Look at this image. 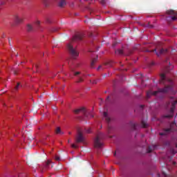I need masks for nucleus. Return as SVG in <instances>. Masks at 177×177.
<instances>
[{
	"mask_svg": "<svg viewBox=\"0 0 177 177\" xmlns=\"http://www.w3.org/2000/svg\"><path fill=\"white\" fill-rule=\"evenodd\" d=\"M169 91H172L171 86H167L164 88H158V91H149L147 92V97L149 99L150 96H157L158 93H167V92H169Z\"/></svg>",
	"mask_w": 177,
	"mask_h": 177,
	"instance_id": "f257e3e1",
	"label": "nucleus"
},
{
	"mask_svg": "<svg viewBox=\"0 0 177 177\" xmlns=\"http://www.w3.org/2000/svg\"><path fill=\"white\" fill-rule=\"evenodd\" d=\"M171 103V107L170 109V114L164 116L165 118H172L174 117V111H175V107L177 104V100H174V97L170 98V102L167 104V106H169Z\"/></svg>",
	"mask_w": 177,
	"mask_h": 177,
	"instance_id": "f03ea898",
	"label": "nucleus"
},
{
	"mask_svg": "<svg viewBox=\"0 0 177 177\" xmlns=\"http://www.w3.org/2000/svg\"><path fill=\"white\" fill-rule=\"evenodd\" d=\"M162 46V43L161 42H158L156 48L151 50V52H155V53L157 55V56H161V55H167L168 53V49L165 48H161L160 46Z\"/></svg>",
	"mask_w": 177,
	"mask_h": 177,
	"instance_id": "7ed1b4c3",
	"label": "nucleus"
},
{
	"mask_svg": "<svg viewBox=\"0 0 177 177\" xmlns=\"http://www.w3.org/2000/svg\"><path fill=\"white\" fill-rule=\"evenodd\" d=\"M73 112L75 113V114H80V113H82L84 117H86L87 118H88V117H91V118H93V114H92L91 111H89L84 107L80 108L79 109H75L73 111Z\"/></svg>",
	"mask_w": 177,
	"mask_h": 177,
	"instance_id": "20e7f679",
	"label": "nucleus"
},
{
	"mask_svg": "<svg viewBox=\"0 0 177 177\" xmlns=\"http://www.w3.org/2000/svg\"><path fill=\"white\" fill-rule=\"evenodd\" d=\"M67 48H68V50L71 56L73 57V59H75V57H78V56H79L78 51H77V50H75L74 48V47L73 46V44H71V43H69L67 45Z\"/></svg>",
	"mask_w": 177,
	"mask_h": 177,
	"instance_id": "39448f33",
	"label": "nucleus"
},
{
	"mask_svg": "<svg viewBox=\"0 0 177 177\" xmlns=\"http://www.w3.org/2000/svg\"><path fill=\"white\" fill-rule=\"evenodd\" d=\"M167 15H169L173 17H167L166 19L168 21H169V19H171V21H175L177 19L176 12L174 10H169L167 11Z\"/></svg>",
	"mask_w": 177,
	"mask_h": 177,
	"instance_id": "423d86ee",
	"label": "nucleus"
},
{
	"mask_svg": "<svg viewBox=\"0 0 177 177\" xmlns=\"http://www.w3.org/2000/svg\"><path fill=\"white\" fill-rule=\"evenodd\" d=\"M102 136H103V133H100L95 138V139L94 140L95 147H97L98 149L102 147V144L100 142V139L102 138Z\"/></svg>",
	"mask_w": 177,
	"mask_h": 177,
	"instance_id": "0eeeda50",
	"label": "nucleus"
},
{
	"mask_svg": "<svg viewBox=\"0 0 177 177\" xmlns=\"http://www.w3.org/2000/svg\"><path fill=\"white\" fill-rule=\"evenodd\" d=\"M75 142L76 143H85V137H84L82 132L78 131Z\"/></svg>",
	"mask_w": 177,
	"mask_h": 177,
	"instance_id": "6e6552de",
	"label": "nucleus"
},
{
	"mask_svg": "<svg viewBox=\"0 0 177 177\" xmlns=\"http://www.w3.org/2000/svg\"><path fill=\"white\" fill-rule=\"evenodd\" d=\"M82 38H84V34L79 33V34L75 35L73 37L72 41H73V42H77V41H82Z\"/></svg>",
	"mask_w": 177,
	"mask_h": 177,
	"instance_id": "1a4fd4ad",
	"label": "nucleus"
},
{
	"mask_svg": "<svg viewBox=\"0 0 177 177\" xmlns=\"http://www.w3.org/2000/svg\"><path fill=\"white\" fill-rule=\"evenodd\" d=\"M172 132V128L164 129L163 132L160 133V136H164L165 135H168Z\"/></svg>",
	"mask_w": 177,
	"mask_h": 177,
	"instance_id": "9d476101",
	"label": "nucleus"
},
{
	"mask_svg": "<svg viewBox=\"0 0 177 177\" xmlns=\"http://www.w3.org/2000/svg\"><path fill=\"white\" fill-rule=\"evenodd\" d=\"M14 21L17 23V24H20V23H23V19L20 18L17 15H15L14 17Z\"/></svg>",
	"mask_w": 177,
	"mask_h": 177,
	"instance_id": "9b49d317",
	"label": "nucleus"
},
{
	"mask_svg": "<svg viewBox=\"0 0 177 177\" xmlns=\"http://www.w3.org/2000/svg\"><path fill=\"white\" fill-rule=\"evenodd\" d=\"M157 149V146L156 145H153L151 147H149L147 149V153H151V151H153V150H156Z\"/></svg>",
	"mask_w": 177,
	"mask_h": 177,
	"instance_id": "f8f14e48",
	"label": "nucleus"
},
{
	"mask_svg": "<svg viewBox=\"0 0 177 177\" xmlns=\"http://www.w3.org/2000/svg\"><path fill=\"white\" fill-rule=\"evenodd\" d=\"M104 117L106 122H110V121H111V119L110 118V117H109L107 112H104Z\"/></svg>",
	"mask_w": 177,
	"mask_h": 177,
	"instance_id": "ddd939ff",
	"label": "nucleus"
},
{
	"mask_svg": "<svg viewBox=\"0 0 177 177\" xmlns=\"http://www.w3.org/2000/svg\"><path fill=\"white\" fill-rule=\"evenodd\" d=\"M66 0H60V1L59 3V8H63V7L66 6Z\"/></svg>",
	"mask_w": 177,
	"mask_h": 177,
	"instance_id": "4468645a",
	"label": "nucleus"
},
{
	"mask_svg": "<svg viewBox=\"0 0 177 177\" xmlns=\"http://www.w3.org/2000/svg\"><path fill=\"white\" fill-rule=\"evenodd\" d=\"M55 133H57V135H63V133H64L62 132L60 127H57V129H55Z\"/></svg>",
	"mask_w": 177,
	"mask_h": 177,
	"instance_id": "2eb2a0df",
	"label": "nucleus"
},
{
	"mask_svg": "<svg viewBox=\"0 0 177 177\" xmlns=\"http://www.w3.org/2000/svg\"><path fill=\"white\" fill-rule=\"evenodd\" d=\"M98 57L97 56L95 58H93L91 63V67L93 68V66H95V62H97Z\"/></svg>",
	"mask_w": 177,
	"mask_h": 177,
	"instance_id": "dca6fc26",
	"label": "nucleus"
},
{
	"mask_svg": "<svg viewBox=\"0 0 177 177\" xmlns=\"http://www.w3.org/2000/svg\"><path fill=\"white\" fill-rule=\"evenodd\" d=\"M165 81V74L162 73L160 75V84H164V82Z\"/></svg>",
	"mask_w": 177,
	"mask_h": 177,
	"instance_id": "f3484780",
	"label": "nucleus"
},
{
	"mask_svg": "<svg viewBox=\"0 0 177 177\" xmlns=\"http://www.w3.org/2000/svg\"><path fill=\"white\" fill-rule=\"evenodd\" d=\"M164 169H165V167L162 168V177H171L172 176L169 175V174H167V173H165V171H164Z\"/></svg>",
	"mask_w": 177,
	"mask_h": 177,
	"instance_id": "a211bd4d",
	"label": "nucleus"
},
{
	"mask_svg": "<svg viewBox=\"0 0 177 177\" xmlns=\"http://www.w3.org/2000/svg\"><path fill=\"white\" fill-rule=\"evenodd\" d=\"M130 127L132 128L133 130L136 129V127H138V124L135 122H131L130 123Z\"/></svg>",
	"mask_w": 177,
	"mask_h": 177,
	"instance_id": "6ab92c4d",
	"label": "nucleus"
},
{
	"mask_svg": "<svg viewBox=\"0 0 177 177\" xmlns=\"http://www.w3.org/2000/svg\"><path fill=\"white\" fill-rule=\"evenodd\" d=\"M50 164H52V161H50L49 160H47L44 165L45 168H46V169L49 168V166L50 165Z\"/></svg>",
	"mask_w": 177,
	"mask_h": 177,
	"instance_id": "aec40b11",
	"label": "nucleus"
},
{
	"mask_svg": "<svg viewBox=\"0 0 177 177\" xmlns=\"http://www.w3.org/2000/svg\"><path fill=\"white\" fill-rule=\"evenodd\" d=\"M116 55H124V51L121 49L117 50L115 51Z\"/></svg>",
	"mask_w": 177,
	"mask_h": 177,
	"instance_id": "412c9836",
	"label": "nucleus"
},
{
	"mask_svg": "<svg viewBox=\"0 0 177 177\" xmlns=\"http://www.w3.org/2000/svg\"><path fill=\"white\" fill-rule=\"evenodd\" d=\"M141 125L142 128H147V123L144 120L141 122Z\"/></svg>",
	"mask_w": 177,
	"mask_h": 177,
	"instance_id": "4be33fe9",
	"label": "nucleus"
},
{
	"mask_svg": "<svg viewBox=\"0 0 177 177\" xmlns=\"http://www.w3.org/2000/svg\"><path fill=\"white\" fill-rule=\"evenodd\" d=\"M27 31H28V32L32 31V26L30 24H28L27 26Z\"/></svg>",
	"mask_w": 177,
	"mask_h": 177,
	"instance_id": "5701e85b",
	"label": "nucleus"
},
{
	"mask_svg": "<svg viewBox=\"0 0 177 177\" xmlns=\"http://www.w3.org/2000/svg\"><path fill=\"white\" fill-rule=\"evenodd\" d=\"M43 3L44 6H46V7L49 6V5L50 4V3L49 2V1H47V0H44L43 1Z\"/></svg>",
	"mask_w": 177,
	"mask_h": 177,
	"instance_id": "b1692460",
	"label": "nucleus"
},
{
	"mask_svg": "<svg viewBox=\"0 0 177 177\" xmlns=\"http://www.w3.org/2000/svg\"><path fill=\"white\" fill-rule=\"evenodd\" d=\"M106 66H109V67H113V62L110 61L106 64Z\"/></svg>",
	"mask_w": 177,
	"mask_h": 177,
	"instance_id": "393cba45",
	"label": "nucleus"
},
{
	"mask_svg": "<svg viewBox=\"0 0 177 177\" xmlns=\"http://www.w3.org/2000/svg\"><path fill=\"white\" fill-rule=\"evenodd\" d=\"M84 82V79H82V77H80L77 81V82Z\"/></svg>",
	"mask_w": 177,
	"mask_h": 177,
	"instance_id": "a878e982",
	"label": "nucleus"
},
{
	"mask_svg": "<svg viewBox=\"0 0 177 177\" xmlns=\"http://www.w3.org/2000/svg\"><path fill=\"white\" fill-rule=\"evenodd\" d=\"M170 151H171V154H176V152L175 149H174L173 148H171L170 149Z\"/></svg>",
	"mask_w": 177,
	"mask_h": 177,
	"instance_id": "bb28decb",
	"label": "nucleus"
},
{
	"mask_svg": "<svg viewBox=\"0 0 177 177\" xmlns=\"http://www.w3.org/2000/svg\"><path fill=\"white\" fill-rule=\"evenodd\" d=\"M85 131H86V133H91V132L90 128H88V129H85Z\"/></svg>",
	"mask_w": 177,
	"mask_h": 177,
	"instance_id": "cd10ccee",
	"label": "nucleus"
},
{
	"mask_svg": "<svg viewBox=\"0 0 177 177\" xmlns=\"http://www.w3.org/2000/svg\"><path fill=\"white\" fill-rule=\"evenodd\" d=\"M55 160L56 161H60V157H59V156H55Z\"/></svg>",
	"mask_w": 177,
	"mask_h": 177,
	"instance_id": "c85d7f7f",
	"label": "nucleus"
},
{
	"mask_svg": "<svg viewBox=\"0 0 177 177\" xmlns=\"http://www.w3.org/2000/svg\"><path fill=\"white\" fill-rule=\"evenodd\" d=\"M112 129H113V127H108V133H111Z\"/></svg>",
	"mask_w": 177,
	"mask_h": 177,
	"instance_id": "c756f323",
	"label": "nucleus"
},
{
	"mask_svg": "<svg viewBox=\"0 0 177 177\" xmlns=\"http://www.w3.org/2000/svg\"><path fill=\"white\" fill-rule=\"evenodd\" d=\"M19 86H20V83L17 84V86L15 87V89L17 91V89H19Z\"/></svg>",
	"mask_w": 177,
	"mask_h": 177,
	"instance_id": "7c9ffc66",
	"label": "nucleus"
},
{
	"mask_svg": "<svg viewBox=\"0 0 177 177\" xmlns=\"http://www.w3.org/2000/svg\"><path fill=\"white\" fill-rule=\"evenodd\" d=\"M71 147H72L73 149H77V148L78 147V146H77V145H75V144H72V145H71Z\"/></svg>",
	"mask_w": 177,
	"mask_h": 177,
	"instance_id": "2f4dec72",
	"label": "nucleus"
},
{
	"mask_svg": "<svg viewBox=\"0 0 177 177\" xmlns=\"http://www.w3.org/2000/svg\"><path fill=\"white\" fill-rule=\"evenodd\" d=\"M100 3H101L102 5H103V6H104V5H106V1L102 0V1H100Z\"/></svg>",
	"mask_w": 177,
	"mask_h": 177,
	"instance_id": "473e14b6",
	"label": "nucleus"
},
{
	"mask_svg": "<svg viewBox=\"0 0 177 177\" xmlns=\"http://www.w3.org/2000/svg\"><path fill=\"white\" fill-rule=\"evenodd\" d=\"M145 27H148V28H153V25H150V24H148Z\"/></svg>",
	"mask_w": 177,
	"mask_h": 177,
	"instance_id": "72a5a7b5",
	"label": "nucleus"
},
{
	"mask_svg": "<svg viewBox=\"0 0 177 177\" xmlns=\"http://www.w3.org/2000/svg\"><path fill=\"white\" fill-rule=\"evenodd\" d=\"M91 84H97V81L96 80H90Z\"/></svg>",
	"mask_w": 177,
	"mask_h": 177,
	"instance_id": "f704fd0d",
	"label": "nucleus"
},
{
	"mask_svg": "<svg viewBox=\"0 0 177 177\" xmlns=\"http://www.w3.org/2000/svg\"><path fill=\"white\" fill-rule=\"evenodd\" d=\"M80 74H81V72H75V73H74V75H75V77H77V75H80Z\"/></svg>",
	"mask_w": 177,
	"mask_h": 177,
	"instance_id": "c9c22d12",
	"label": "nucleus"
},
{
	"mask_svg": "<svg viewBox=\"0 0 177 177\" xmlns=\"http://www.w3.org/2000/svg\"><path fill=\"white\" fill-rule=\"evenodd\" d=\"M10 46H12V43L10 42V39H8Z\"/></svg>",
	"mask_w": 177,
	"mask_h": 177,
	"instance_id": "e433bc0d",
	"label": "nucleus"
},
{
	"mask_svg": "<svg viewBox=\"0 0 177 177\" xmlns=\"http://www.w3.org/2000/svg\"><path fill=\"white\" fill-rule=\"evenodd\" d=\"M14 74L16 75L17 74V71H14Z\"/></svg>",
	"mask_w": 177,
	"mask_h": 177,
	"instance_id": "4c0bfd02",
	"label": "nucleus"
},
{
	"mask_svg": "<svg viewBox=\"0 0 177 177\" xmlns=\"http://www.w3.org/2000/svg\"><path fill=\"white\" fill-rule=\"evenodd\" d=\"M173 166H175V165H176V162H173Z\"/></svg>",
	"mask_w": 177,
	"mask_h": 177,
	"instance_id": "58836bf2",
	"label": "nucleus"
},
{
	"mask_svg": "<svg viewBox=\"0 0 177 177\" xmlns=\"http://www.w3.org/2000/svg\"><path fill=\"white\" fill-rule=\"evenodd\" d=\"M5 37H6V36L5 35V34H3V35H2V37H1V38H5Z\"/></svg>",
	"mask_w": 177,
	"mask_h": 177,
	"instance_id": "ea45409f",
	"label": "nucleus"
},
{
	"mask_svg": "<svg viewBox=\"0 0 177 177\" xmlns=\"http://www.w3.org/2000/svg\"><path fill=\"white\" fill-rule=\"evenodd\" d=\"M100 68H102V66H100L97 68V70H99Z\"/></svg>",
	"mask_w": 177,
	"mask_h": 177,
	"instance_id": "a19ab883",
	"label": "nucleus"
},
{
	"mask_svg": "<svg viewBox=\"0 0 177 177\" xmlns=\"http://www.w3.org/2000/svg\"><path fill=\"white\" fill-rule=\"evenodd\" d=\"M140 107H141V109H143V107H145V106L141 105Z\"/></svg>",
	"mask_w": 177,
	"mask_h": 177,
	"instance_id": "79ce46f5",
	"label": "nucleus"
},
{
	"mask_svg": "<svg viewBox=\"0 0 177 177\" xmlns=\"http://www.w3.org/2000/svg\"><path fill=\"white\" fill-rule=\"evenodd\" d=\"M109 99H110V97H106V100H109Z\"/></svg>",
	"mask_w": 177,
	"mask_h": 177,
	"instance_id": "37998d69",
	"label": "nucleus"
},
{
	"mask_svg": "<svg viewBox=\"0 0 177 177\" xmlns=\"http://www.w3.org/2000/svg\"><path fill=\"white\" fill-rule=\"evenodd\" d=\"M158 176L161 177V175H160V174H158Z\"/></svg>",
	"mask_w": 177,
	"mask_h": 177,
	"instance_id": "c03bdc74",
	"label": "nucleus"
},
{
	"mask_svg": "<svg viewBox=\"0 0 177 177\" xmlns=\"http://www.w3.org/2000/svg\"><path fill=\"white\" fill-rule=\"evenodd\" d=\"M39 23H40V22H39V21H37V24H39Z\"/></svg>",
	"mask_w": 177,
	"mask_h": 177,
	"instance_id": "a18cd8bd",
	"label": "nucleus"
},
{
	"mask_svg": "<svg viewBox=\"0 0 177 177\" xmlns=\"http://www.w3.org/2000/svg\"><path fill=\"white\" fill-rule=\"evenodd\" d=\"M115 45H116V44H113V46L114 47V46H115Z\"/></svg>",
	"mask_w": 177,
	"mask_h": 177,
	"instance_id": "49530a36",
	"label": "nucleus"
},
{
	"mask_svg": "<svg viewBox=\"0 0 177 177\" xmlns=\"http://www.w3.org/2000/svg\"><path fill=\"white\" fill-rule=\"evenodd\" d=\"M36 68L38 67V65H35Z\"/></svg>",
	"mask_w": 177,
	"mask_h": 177,
	"instance_id": "de8ad7c7",
	"label": "nucleus"
},
{
	"mask_svg": "<svg viewBox=\"0 0 177 177\" xmlns=\"http://www.w3.org/2000/svg\"><path fill=\"white\" fill-rule=\"evenodd\" d=\"M68 134H69V135H71V132H68Z\"/></svg>",
	"mask_w": 177,
	"mask_h": 177,
	"instance_id": "09e8293b",
	"label": "nucleus"
},
{
	"mask_svg": "<svg viewBox=\"0 0 177 177\" xmlns=\"http://www.w3.org/2000/svg\"><path fill=\"white\" fill-rule=\"evenodd\" d=\"M68 142L70 143V140H68Z\"/></svg>",
	"mask_w": 177,
	"mask_h": 177,
	"instance_id": "8fccbe9b",
	"label": "nucleus"
},
{
	"mask_svg": "<svg viewBox=\"0 0 177 177\" xmlns=\"http://www.w3.org/2000/svg\"><path fill=\"white\" fill-rule=\"evenodd\" d=\"M53 31H57V30L55 29V30H53Z\"/></svg>",
	"mask_w": 177,
	"mask_h": 177,
	"instance_id": "3c124183",
	"label": "nucleus"
},
{
	"mask_svg": "<svg viewBox=\"0 0 177 177\" xmlns=\"http://www.w3.org/2000/svg\"><path fill=\"white\" fill-rule=\"evenodd\" d=\"M167 169H169V167H167Z\"/></svg>",
	"mask_w": 177,
	"mask_h": 177,
	"instance_id": "603ef678",
	"label": "nucleus"
},
{
	"mask_svg": "<svg viewBox=\"0 0 177 177\" xmlns=\"http://www.w3.org/2000/svg\"><path fill=\"white\" fill-rule=\"evenodd\" d=\"M173 125H175V123H173Z\"/></svg>",
	"mask_w": 177,
	"mask_h": 177,
	"instance_id": "864d4df0",
	"label": "nucleus"
},
{
	"mask_svg": "<svg viewBox=\"0 0 177 177\" xmlns=\"http://www.w3.org/2000/svg\"><path fill=\"white\" fill-rule=\"evenodd\" d=\"M91 37H92V34L91 35Z\"/></svg>",
	"mask_w": 177,
	"mask_h": 177,
	"instance_id": "5fc2aeb1",
	"label": "nucleus"
},
{
	"mask_svg": "<svg viewBox=\"0 0 177 177\" xmlns=\"http://www.w3.org/2000/svg\"><path fill=\"white\" fill-rule=\"evenodd\" d=\"M114 156H115V153H114Z\"/></svg>",
	"mask_w": 177,
	"mask_h": 177,
	"instance_id": "6e6d98bb",
	"label": "nucleus"
},
{
	"mask_svg": "<svg viewBox=\"0 0 177 177\" xmlns=\"http://www.w3.org/2000/svg\"><path fill=\"white\" fill-rule=\"evenodd\" d=\"M19 177H21V176H19Z\"/></svg>",
	"mask_w": 177,
	"mask_h": 177,
	"instance_id": "4d7b16f0",
	"label": "nucleus"
}]
</instances>
